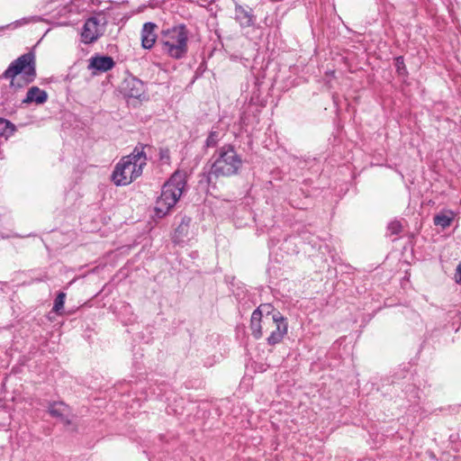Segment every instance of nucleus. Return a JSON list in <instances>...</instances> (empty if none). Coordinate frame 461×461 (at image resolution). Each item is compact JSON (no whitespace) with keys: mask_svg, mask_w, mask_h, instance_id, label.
I'll list each match as a JSON object with an SVG mask.
<instances>
[{"mask_svg":"<svg viewBox=\"0 0 461 461\" xmlns=\"http://www.w3.org/2000/svg\"><path fill=\"white\" fill-rule=\"evenodd\" d=\"M147 158L143 147H136L131 154L123 157L115 166L112 179L116 185H127L142 174Z\"/></svg>","mask_w":461,"mask_h":461,"instance_id":"obj_1","label":"nucleus"},{"mask_svg":"<svg viewBox=\"0 0 461 461\" xmlns=\"http://www.w3.org/2000/svg\"><path fill=\"white\" fill-rule=\"evenodd\" d=\"M186 185V175L182 171H176L163 185L160 196L155 204V216L163 218L176 205L180 199Z\"/></svg>","mask_w":461,"mask_h":461,"instance_id":"obj_2","label":"nucleus"},{"mask_svg":"<svg viewBox=\"0 0 461 461\" xmlns=\"http://www.w3.org/2000/svg\"><path fill=\"white\" fill-rule=\"evenodd\" d=\"M211 161V168L208 172L209 182L219 177L234 176L242 167L240 156L231 146H223L217 149Z\"/></svg>","mask_w":461,"mask_h":461,"instance_id":"obj_3","label":"nucleus"},{"mask_svg":"<svg viewBox=\"0 0 461 461\" xmlns=\"http://www.w3.org/2000/svg\"><path fill=\"white\" fill-rule=\"evenodd\" d=\"M36 77L35 55L27 52L14 59L3 74L10 79L12 87H22L32 83Z\"/></svg>","mask_w":461,"mask_h":461,"instance_id":"obj_4","label":"nucleus"},{"mask_svg":"<svg viewBox=\"0 0 461 461\" xmlns=\"http://www.w3.org/2000/svg\"><path fill=\"white\" fill-rule=\"evenodd\" d=\"M159 42L168 57L180 59L188 50V31L184 24L173 26L161 32Z\"/></svg>","mask_w":461,"mask_h":461,"instance_id":"obj_5","label":"nucleus"},{"mask_svg":"<svg viewBox=\"0 0 461 461\" xmlns=\"http://www.w3.org/2000/svg\"><path fill=\"white\" fill-rule=\"evenodd\" d=\"M265 330L269 331L267 338L269 345L279 343L287 333V322L280 312H275L272 315L267 314L263 319Z\"/></svg>","mask_w":461,"mask_h":461,"instance_id":"obj_6","label":"nucleus"},{"mask_svg":"<svg viewBox=\"0 0 461 461\" xmlns=\"http://www.w3.org/2000/svg\"><path fill=\"white\" fill-rule=\"evenodd\" d=\"M103 34V26L95 17L87 19L81 32V41L85 44L95 41Z\"/></svg>","mask_w":461,"mask_h":461,"instance_id":"obj_7","label":"nucleus"},{"mask_svg":"<svg viewBox=\"0 0 461 461\" xmlns=\"http://www.w3.org/2000/svg\"><path fill=\"white\" fill-rule=\"evenodd\" d=\"M157 24L151 22L145 23L140 32L141 47L150 50L155 45L158 36L156 33Z\"/></svg>","mask_w":461,"mask_h":461,"instance_id":"obj_8","label":"nucleus"},{"mask_svg":"<svg viewBox=\"0 0 461 461\" xmlns=\"http://www.w3.org/2000/svg\"><path fill=\"white\" fill-rule=\"evenodd\" d=\"M123 90L126 96L131 98H140L144 93V86L140 80L131 78L125 81Z\"/></svg>","mask_w":461,"mask_h":461,"instance_id":"obj_9","label":"nucleus"},{"mask_svg":"<svg viewBox=\"0 0 461 461\" xmlns=\"http://www.w3.org/2000/svg\"><path fill=\"white\" fill-rule=\"evenodd\" d=\"M114 67V61L111 57L97 56L90 59L89 68L101 72H106Z\"/></svg>","mask_w":461,"mask_h":461,"instance_id":"obj_10","label":"nucleus"},{"mask_svg":"<svg viewBox=\"0 0 461 461\" xmlns=\"http://www.w3.org/2000/svg\"><path fill=\"white\" fill-rule=\"evenodd\" d=\"M264 318L265 316H262L260 307L255 310L251 315L250 327L252 334L256 339H259L263 335V329L265 330L263 324Z\"/></svg>","mask_w":461,"mask_h":461,"instance_id":"obj_11","label":"nucleus"},{"mask_svg":"<svg viewBox=\"0 0 461 461\" xmlns=\"http://www.w3.org/2000/svg\"><path fill=\"white\" fill-rule=\"evenodd\" d=\"M48 95L44 90L40 89L37 86L31 87L26 95L24 103H36L38 104H43L47 101Z\"/></svg>","mask_w":461,"mask_h":461,"instance_id":"obj_12","label":"nucleus"},{"mask_svg":"<svg viewBox=\"0 0 461 461\" xmlns=\"http://www.w3.org/2000/svg\"><path fill=\"white\" fill-rule=\"evenodd\" d=\"M235 18L242 27H249L254 23L251 12L239 5L235 7Z\"/></svg>","mask_w":461,"mask_h":461,"instance_id":"obj_13","label":"nucleus"},{"mask_svg":"<svg viewBox=\"0 0 461 461\" xmlns=\"http://www.w3.org/2000/svg\"><path fill=\"white\" fill-rule=\"evenodd\" d=\"M455 213L452 211H443L436 214L433 219V222L436 226L446 229L449 227L454 221Z\"/></svg>","mask_w":461,"mask_h":461,"instance_id":"obj_14","label":"nucleus"},{"mask_svg":"<svg viewBox=\"0 0 461 461\" xmlns=\"http://www.w3.org/2000/svg\"><path fill=\"white\" fill-rule=\"evenodd\" d=\"M49 411L52 417L59 418L61 420H67L69 408L63 402H53L50 405Z\"/></svg>","mask_w":461,"mask_h":461,"instance_id":"obj_15","label":"nucleus"},{"mask_svg":"<svg viewBox=\"0 0 461 461\" xmlns=\"http://www.w3.org/2000/svg\"><path fill=\"white\" fill-rule=\"evenodd\" d=\"M0 126H2L1 135L5 136V138H8L9 136L13 135V133L15 131L14 125L5 119L0 118Z\"/></svg>","mask_w":461,"mask_h":461,"instance_id":"obj_16","label":"nucleus"},{"mask_svg":"<svg viewBox=\"0 0 461 461\" xmlns=\"http://www.w3.org/2000/svg\"><path fill=\"white\" fill-rule=\"evenodd\" d=\"M65 298H66V294L63 292L59 293V294L57 295L55 302H54V306H53V311L56 313H60V312L63 310L64 303H65Z\"/></svg>","mask_w":461,"mask_h":461,"instance_id":"obj_17","label":"nucleus"},{"mask_svg":"<svg viewBox=\"0 0 461 461\" xmlns=\"http://www.w3.org/2000/svg\"><path fill=\"white\" fill-rule=\"evenodd\" d=\"M159 161L163 164L168 165L170 163V152L167 148H160L158 151Z\"/></svg>","mask_w":461,"mask_h":461,"instance_id":"obj_18","label":"nucleus"},{"mask_svg":"<svg viewBox=\"0 0 461 461\" xmlns=\"http://www.w3.org/2000/svg\"><path fill=\"white\" fill-rule=\"evenodd\" d=\"M391 234H398L402 230V225L399 221H392L387 227Z\"/></svg>","mask_w":461,"mask_h":461,"instance_id":"obj_19","label":"nucleus"},{"mask_svg":"<svg viewBox=\"0 0 461 461\" xmlns=\"http://www.w3.org/2000/svg\"><path fill=\"white\" fill-rule=\"evenodd\" d=\"M218 141H219V134L216 131H211L206 140V145L208 147H213L218 143Z\"/></svg>","mask_w":461,"mask_h":461,"instance_id":"obj_20","label":"nucleus"},{"mask_svg":"<svg viewBox=\"0 0 461 461\" xmlns=\"http://www.w3.org/2000/svg\"><path fill=\"white\" fill-rule=\"evenodd\" d=\"M455 280L457 284H461V262L457 265L455 274Z\"/></svg>","mask_w":461,"mask_h":461,"instance_id":"obj_21","label":"nucleus"},{"mask_svg":"<svg viewBox=\"0 0 461 461\" xmlns=\"http://www.w3.org/2000/svg\"><path fill=\"white\" fill-rule=\"evenodd\" d=\"M187 224H184V223H181L178 228L176 230V233H183L184 231H185L187 230Z\"/></svg>","mask_w":461,"mask_h":461,"instance_id":"obj_22","label":"nucleus"},{"mask_svg":"<svg viewBox=\"0 0 461 461\" xmlns=\"http://www.w3.org/2000/svg\"><path fill=\"white\" fill-rule=\"evenodd\" d=\"M396 63H397V66H398V69L400 70V66H402L403 64V59L402 57H399L396 59Z\"/></svg>","mask_w":461,"mask_h":461,"instance_id":"obj_23","label":"nucleus"},{"mask_svg":"<svg viewBox=\"0 0 461 461\" xmlns=\"http://www.w3.org/2000/svg\"><path fill=\"white\" fill-rule=\"evenodd\" d=\"M29 21H30V19L23 18V20L17 21L16 23L18 25H22V24H25V23H29Z\"/></svg>","mask_w":461,"mask_h":461,"instance_id":"obj_24","label":"nucleus"}]
</instances>
